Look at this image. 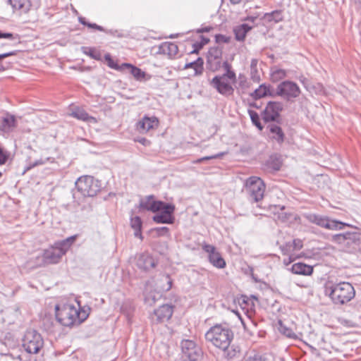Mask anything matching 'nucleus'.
<instances>
[{
    "instance_id": "1",
    "label": "nucleus",
    "mask_w": 361,
    "mask_h": 361,
    "mask_svg": "<svg viewBox=\"0 0 361 361\" xmlns=\"http://www.w3.org/2000/svg\"><path fill=\"white\" fill-rule=\"evenodd\" d=\"M233 338V331L228 327L221 324L212 326L205 334L206 341L224 351L228 358L234 357L239 352L233 346H231V349H229Z\"/></svg>"
},
{
    "instance_id": "2",
    "label": "nucleus",
    "mask_w": 361,
    "mask_h": 361,
    "mask_svg": "<svg viewBox=\"0 0 361 361\" xmlns=\"http://www.w3.org/2000/svg\"><path fill=\"white\" fill-rule=\"evenodd\" d=\"M56 318L63 326H71L84 322L89 316V307H75L73 305L66 304L62 307L55 306Z\"/></svg>"
},
{
    "instance_id": "3",
    "label": "nucleus",
    "mask_w": 361,
    "mask_h": 361,
    "mask_svg": "<svg viewBox=\"0 0 361 361\" xmlns=\"http://www.w3.org/2000/svg\"><path fill=\"white\" fill-rule=\"evenodd\" d=\"M324 294L336 305H342L352 300L355 290L351 283L345 281L333 283L329 281L324 285Z\"/></svg>"
},
{
    "instance_id": "4",
    "label": "nucleus",
    "mask_w": 361,
    "mask_h": 361,
    "mask_svg": "<svg viewBox=\"0 0 361 361\" xmlns=\"http://www.w3.org/2000/svg\"><path fill=\"white\" fill-rule=\"evenodd\" d=\"M226 73L215 76L210 82L211 85L222 95L231 96L233 94L237 85V76L232 69L231 65L227 62L224 63Z\"/></svg>"
},
{
    "instance_id": "5",
    "label": "nucleus",
    "mask_w": 361,
    "mask_h": 361,
    "mask_svg": "<svg viewBox=\"0 0 361 361\" xmlns=\"http://www.w3.org/2000/svg\"><path fill=\"white\" fill-rule=\"evenodd\" d=\"M75 240L76 235H72L63 240L56 242L53 246L44 251L42 255L44 263L47 264L59 263Z\"/></svg>"
},
{
    "instance_id": "6",
    "label": "nucleus",
    "mask_w": 361,
    "mask_h": 361,
    "mask_svg": "<svg viewBox=\"0 0 361 361\" xmlns=\"http://www.w3.org/2000/svg\"><path fill=\"white\" fill-rule=\"evenodd\" d=\"M303 216L310 223L314 224L322 228L331 231L342 230L345 226L349 225L340 221L331 219L326 216L319 215L314 213H307Z\"/></svg>"
},
{
    "instance_id": "7",
    "label": "nucleus",
    "mask_w": 361,
    "mask_h": 361,
    "mask_svg": "<svg viewBox=\"0 0 361 361\" xmlns=\"http://www.w3.org/2000/svg\"><path fill=\"white\" fill-rule=\"evenodd\" d=\"M75 187L84 197H94L101 189L98 180L90 176H83L78 178Z\"/></svg>"
},
{
    "instance_id": "8",
    "label": "nucleus",
    "mask_w": 361,
    "mask_h": 361,
    "mask_svg": "<svg viewBox=\"0 0 361 361\" xmlns=\"http://www.w3.org/2000/svg\"><path fill=\"white\" fill-rule=\"evenodd\" d=\"M244 187L251 200L257 202L264 197L265 184L260 178L257 176L248 178L245 180Z\"/></svg>"
},
{
    "instance_id": "9",
    "label": "nucleus",
    "mask_w": 361,
    "mask_h": 361,
    "mask_svg": "<svg viewBox=\"0 0 361 361\" xmlns=\"http://www.w3.org/2000/svg\"><path fill=\"white\" fill-rule=\"evenodd\" d=\"M23 347L26 352L36 354L42 348L44 341L42 336L35 330H27L23 338Z\"/></svg>"
},
{
    "instance_id": "10",
    "label": "nucleus",
    "mask_w": 361,
    "mask_h": 361,
    "mask_svg": "<svg viewBox=\"0 0 361 361\" xmlns=\"http://www.w3.org/2000/svg\"><path fill=\"white\" fill-rule=\"evenodd\" d=\"M276 94L285 99H290L298 97L300 94V90L296 83L291 81H284L278 85Z\"/></svg>"
},
{
    "instance_id": "11",
    "label": "nucleus",
    "mask_w": 361,
    "mask_h": 361,
    "mask_svg": "<svg viewBox=\"0 0 361 361\" xmlns=\"http://www.w3.org/2000/svg\"><path fill=\"white\" fill-rule=\"evenodd\" d=\"M175 211V206L172 204L164 203V206L159 211V213L152 217V220L157 224H173L174 216L173 214Z\"/></svg>"
},
{
    "instance_id": "12",
    "label": "nucleus",
    "mask_w": 361,
    "mask_h": 361,
    "mask_svg": "<svg viewBox=\"0 0 361 361\" xmlns=\"http://www.w3.org/2000/svg\"><path fill=\"white\" fill-rule=\"evenodd\" d=\"M202 249L208 253L210 263L216 268L222 269L226 267V262L216 250V247L212 245L204 244Z\"/></svg>"
},
{
    "instance_id": "13",
    "label": "nucleus",
    "mask_w": 361,
    "mask_h": 361,
    "mask_svg": "<svg viewBox=\"0 0 361 361\" xmlns=\"http://www.w3.org/2000/svg\"><path fill=\"white\" fill-rule=\"evenodd\" d=\"M173 306L169 304L163 305L154 310L152 315L153 322L161 323L168 321L173 315Z\"/></svg>"
},
{
    "instance_id": "14",
    "label": "nucleus",
    "mask_w": 361,
    "mask_h": 361,
    "mask_svg": "<svg viewBox=\"0 0 361 361\" xmlns=\"http://www.w3.org/2000/svg\"><path fill=\"white\" fill-rule=\"evenodd\" d=\"M282 110V106L280 102H270L266 106L262 112V118L264 122L275 121L279 116Z\"/></svg>"
},
{
    "instance_id": "15",
    "label": "nucleus",
    "mask_w": 361,
    "mask_h": 361,
    "mask_svg": "<svg viewBox=\"0 0 361 361\" xmlns=\"http://www.w3.org/2000/svg\"><path fill=\"white\" fill-rule=\"evenodd\" d=\"M159 126V121L155 116H144L136 124V129L140 133H146L151 130L157 129Z\"/></svg>"
},
{
    "instance_id": "16",
    "label": "nucleus",
    "mask_w": 361,
    "mask_h": 361,
    "mask_svg": "<svg viewBox=\"0 0 361 361\" xmlns=\"http://www.w3.org/2000/svg\"><path fill=\"white\" fill-rule=\"evenodd\" d=\"M180 345L185 357L199 358L201 356L200 348L192 340H183Z\"/></svg>"
},
{
    "instance_id": "17",
    "label": "nucleus",
    "mask_w": 361,
    "mask_h": 361,
    "mask_svg": "<svg viewBox=\"0 0 361 361\" xmlns=\"http://www.w3.org/2000/svg\"><path fill=\"white\" fill-rule=\"evenodd\" d=\"M164 203L162 201L156 200L154 195H148L140 200V208L156 213L164 206Z\"/></svg>"
},
{
    "instance_id": "18",
    "label": "nucleus",
    "mask_w": 361,
    "mask_h": 361,
    "mask_svg": "<svg viewBox=\"0 0 361 361\" xmlns=\"http://www.w3.org/2000/svg\"><path fill=\"white\" fill-rule=\"evenodd\" d=\"M159 54L166 56L169 59L175 58L178 54V47L176 43L172 42H164L158 47Z\"/></svg>"
},
{
    "instance_id": "19",
    "label": "nucleus",
    "mask_w": 361,
    "mask_h": 361,
    "mask_svg": "<svg viewBox=\"0 0 361 361\" xmlns=\"http://www.w3.org/2000/svg\"><path fill=\"white\" fill-rule=\"evenodd\" d=\"M361 241V233L359 232H347V239L344 249L349 252L356 250Z\"/></svg>"
},
{
    "instance_id": "20",
    "label": "nucleus",
    "mask_w": 361,
    "mask_h": 361,
    "mask_svg": "<svg viewBox=\"0 0 361 361\" xmlns=\"http://www.w3.org/2000/svg\"><path fill=\"white\" fill-rule=\"evenodd\" d=\"M136 264L139 269L147 271L154 268L156 263L154 258L149 254L142 253L137 258Z\"/></svg>"
},
{
    "instance_id": "21",
    "label": "nucleus",
    "mask_w": 361,
    "mask_h": 361,
    "mask_svg": "<svg viewBox=\"0 0 361 361\" xmlns=\"http://www.w3.org/2000/svg\"><path fill=\"white\" fill-rule=\"evenodd\" d=\"M70 116L78 120L86 121L90 123H97V120L96 119V118L89 116L87 111L84 109L80 107H75L73 109L72 112L70 114Z\"/></svg>"
},
{
    "instance_id": "22",
    "label": "nucleus",
    "mask_w": 361,
    "mask_h": 361,
    "mask_svg": "<svg viewBox=\"0 0 361 361\" xmlns=\"http://www.w3.org/2000/svg\"><path fill=\"white\" fill-rule=\"evenodd\" d=\"M288 270L294 274L304 276H310L313 273V267L312 266L302 262L293 264Z\"/></svg>"
},
{
    "instance_id": "23",
    "label": "nucleus",
    "mask_w": 361,
    "mask_h": 361,
    "mask_svg": "<svg viewBox=\"0 0 361 361\" xmlns=\"http://www.w3.org/2000/svg\"><path fill=\"white\" fill-rule=\"evenodd\" d=\"M221 56L222 52L219 49L216 47L211 48L207 54L208 63L216 68L221 64Z\"/></svg>"
},
{
    "instance_id": "24",
    "label": "nucleus",
    "mask_w": 361,
    "mask_h": 361,
    "mask_svg": "<svg viewBox=\"0 0 361 361\" xmlns=\"http://www.w3.org/2000/svg\"><path fill=\"white\" fill-rule=\"evenodd\" d=\"M173 284V281L171 279L170 276L166 274H164L160 275V276L157 279L156 285L158 288H159L161 291H169Z\"/></svg>"
},
{
    "instance_id": "25",
    "label": "nucleus",
    "mask_w": 361,
    "mask_h": 361,
    "mask_svg": "<svg viewBox=\"0 0 361 361\" xmlns=\"http://www.w3.org/2000/svg\"><path fill=\"white\" fill-rule=\"evenodd\" d=\"M16 127V119L14 116L7 114L2 118L0 129L4 133H8Z\"/></svg>"
},
{
    "instance_id": "26",
    "label": "nucleus",
    "mask_w": 361,
    "mask_h": 361,
    "mask_svg": "<svg viewBox=\"0 0 361 361\" xmlns=\"http://www.w3.org/2000/svg\"><path fill=\"white\" fill-rule=\"evenodd\" d=\"M123 66H125L124 68H127L129 69L130 73L137 80L142 81L149 78V77L147 76L145 72L142 71L140 68L134 66L130 63H123Z\"/></svg>"
},
{
    "instance_id": "27",
    "label": "nucleus",
    "mask_w": 361,
    "mask_h": 361,
    "mask_svg": "<svg viewBox=\"0 0 361 361\" xmlns=\"http://www.w3.org/2000/svg\"><path fill=\"white\" fill-rule=\"evenodd\" d=\"M11 6L15 11L26 13L30 8V0H8Z\"/></svg>"
},
{
    "instance_id": "28",
    "label": "nucleus",
    "mask_w": 361,
    "mask_h": 361,
    "mask_svg": "<svg viewBox=\"0 0 361 361\" xmlns=\"http://www.w3.org/2000/svg\"><path fill=\"white\" fill-rule=\"evenodd\" d=\"M204 61L202 58H198L195 61L186 63L185 65V68H192L195 71L194 75H199L203 73L204 67H203Z\"/></svg>"
},
{
    "instance_id": "29",
    "label": "nucleus",
    "mask_w": 361,
    "mask_h": 361,
    "mask_svg": "<svg viewBox=\"0 0 361 361\" xmlns=\"http://www.w3.org/2000/svg\"><path fill=\"white\" fill-rule=\"evenodd\" d=\"M264 20L267 23H277L283 20V15L281 11H274L271 13H265Z\"/></svg>"
},
{
    "instance_id": "30",
    "label": "nucleus",
    "mask_w": 361,
    "mask_h": 361,
    "mask_svg": "<svg viewBox=\"0 0 361 361\" xmlns=\"http://www.w3.org/2000/svg\"><path fill=\"white\" fill-rule=\"evenodd\" d=\"M131 227L135 230L134 235L140 239H142L141 233L142 222L139 216L132 217L130 219Z\"/></svg>"
},
{
    "instance_id": "31",
    "label": "nucleus",
    "mask_w": 361,
    "mask_h": 361,
    "mask_svg": "<svg viewBox=\"0 0 361 361\" xmlns=\"http://www.w3.org/2000/svg\"><path fill=\"white\" fill-rule=\"evenodd\" d=\"M250 29L251 27L247 24H243L237 26L234 29L236 39L239 41L243 40L246 36V34L248 31L250 30Z\"/></svg>"
},
{
    "instance_id": "32",
    "label": "nucleus",
    "mask_w": 361,
    "mask_h": 361,
    "mask_svg": "<svg viewBox=\"0 0 361 361\" xmlns=\"http://www.w3.org/2000/svg\"><path fill=\"white\" fill-rule=\"evenodd\" d=\"M209 39L203 35H199L197 40L192 44L193 49L190 51V54H198L199 51L208 42Z\"/></svg>"
},
{
    "instance_id": "33",
    "label": "nucleus",
    "mask_w": 361,
    "mask_h": 361,
    "mask_svg": "<svg viewBox=\"0 0 361 361\" xmlns=\"http://www.w3.org/2000/svg\"><path fill=\"white\" fill-rule=\"evenodd\" d=\"M151 234L156 238L165 236V237H169L170 236V231L169 228L166 226L162 227H157L154 228H152L150 230Z\"/></svg>"
},
{
    "instance_id": "34",
    "label": "nucleus",
    "mask_w": 361,
    "mask_h": 361,
    "mask_svg": "<svg viewBox=\"0 0 361 361\" xmlns=\"http://www.w3.org/2000/svg\"><path fill=\"white\" fill-rule=\"evenodd\" d=\"M269 94H271L269 86L261 85L257 90H255L253 95L255 98H262Z\"/></svg>"
},
{
    "instance_id": "35",
    "label": "nucleus",
    "mask_w": 361,
    "mask_h": 361,
    "mask_svg": "<svg viewBox=\"0 0 361 361\" xmlns=\"http://www.w3.org/2000/svg\"><path fill=\"white\" fill-rule=\"evenodd\" d=\"M258 61L252 59L250 63V74L254 81L258 82L260 80V75L257 70Z\"/></svg>"
},
{
    "instance_id": "36",
    "label": "nucleus",
    "mask_w": 361,
    "mask_h": 361,
    "mask_svg": "<svg viewBox=\"0 0 361 361\" xmlns=\"http://www.w3.org/2000/svg\"><path fill=\"white\" fill-rule=\"evenodd\" d=\"M104 59H105L108 66L110 67L111 68H113V69H115L117 71H122L123 69V68L125 67L124 66H123V64L119 66L117 63V62L115 60H114V59L111 56V55L109 54H105Z\"/></svg>"
},
{
    "instance_id": "37",
    "label": "nucleus",
    "mask_w": 361,
    "mask_h": 361,
    "mask_svg": "<svg viewBox=\"0 0 361 361\" xmlns=\"http://www.w3.org/2000/svg\"><path fill=\"white\" fill-rule=\"evenodd\" d=\"M347 239V232L343 233L335 234L332 235L331 241L336 243L344 249L345 240Z\"/></svg>"
},
{
    "instance_id": "38",
    "label": "nucleus",
    "mask_w": 361,
    "mask_h": 361,
    "mask_svg": "<svg viewBox=\"0 0 361 361\" xmlns=\"http://www.w3.org/2000/svg\"><path fill=\"white\" fill-rule=\"evenodd\" d=\"M84 54L89 56L92 59L99 61L102 59V54L100 51L95 48H85Z\"/></svg>"
},
{
    "instance_id": "39",
    "label": "nucleus",
    "mask_w": 361,
    "mask_h": 361,
    "mask_svg": "<svg viewBox=\"0 0 361 361\" xmlns=\"http://www.w3.org/2000/svg\"><path fill=\"white\" fill-rule=\"evenodd\" d=\"M251 120L255 126L259 130H262L264 128L260 122V118L257 113L254 111H250L249 112Z\"/></svg>"
},
{
    "instance_id": "40",
    "label": "nucleus",
    "mask_w": 361,
    "mask_h": 361,
    "mask_svg": "<svg viewBox=\"0 0 361 361\" xmlns=\"http://www.w3.org/2000/svg\"><path fill=\"white\" fill-rule=\"evenodd\" d=\"M286 71L284 70H282V69H278V70H276L274 71L272 74H271V77L274 80H281L283 78L286 77Z\"/></svg>"
},
{
    "instance_id": "41",
    "label": "nucleus",
    "mask_w": 361,
    "mask_h": 361,
    "mask_svg": "<svg viewBox=\"0 0 361 361\" xmlns=\"http://www.w3.org/2000/svg\"><path fill=\"white\" fill-rule=\"evenodd\" d=\"M281 333L285 335L286 337L289 338H296L297 336L292 331V329H288L285 326H281Z\"/></svg>"
},
{
    "instance_id": "42",
    "label": "nucleus",
    "mask_w": 361,
    "mask_h": 361,
    "mask_svg": "<svg viewBox=\"0 0 361 361\" xmlns=\"http://www.w3.org/2000/svg\"><path fill=\"white\" fill-rule=\"evenodd\" d=\"M269 132L272 134H276V135H283V132L281 128L276 124H270L269 125Z\"/></svg>"
},
{
    "instance_id": "43",
    "label": "nucleus",
    "mask_w": 361,
    "mask_h": 361,
    "mask_svg": "<svg viewBox=\"0 0 361 361\" xmlns=\"http://www.w3.org/2000/svg\"><path fill=\"white\" fill-rule=\"evenodd\" d=\"M289 247H293V250H299L302 247V241L300 239H295L291 244H287Z\"/></svg>"
},
{
    "instance_id": "44",
    "label": "nucleus",
    "mask_w": 361,
    "mask_h": 361,
    "mask_svg": "<svg viewBox=\"0 0 361 361\" xmlns=\"http://www.w3.org/2000/svg\"><path fill=\"white\" fill-rule=\"evenodd\" d=\"M215 40L218 44L228 43L231 40V37L219 34L215 35Z\"/></svg>"
},
{
    "instance_id": "45",
    "label": "nucleus",
    "mask_w": 361,
    "mask_h": 361,
    "mask_svg": "<svg viewBox=\"0 0 361 361\" xmlns=\"http://www.w3.org/2000/svg\"><path fill=\"white\" fill-rule=\"evenodd\" d=\"M223 154H224L223 153H219V154H214L212 156L204 157L197 159L196 161H194L193 163L198 164V163H201V162L207 161V160L219 158Z\"/></svg>"
},
{
    "instance_id": "46",
    "label": "nucleus",
    "mask_w": 361,
    "mask_h": 361,
    "mask_svg": "<svg viewBox=\"0 0 361 361\" xmlns=\"http://www.w3.org/2000/svg\"><path fill=\"white\" fill-rule=\"evenodd\" d=\"M245 361H265V358L258 353L250 355Z\"/></svg>"
},
{
    "instance_id": "47",
    "label": "nucleus",
    "mask_w": 361,
    "mask_h": 361,
    "mask_svg": "<svg viewBox=\"0 0 361 361\" xmlns=\"http://www.w3.org/2000/svg\"><path fill=\"white\" fill-rule=\"evenodd\" d=\"M8 156V153L0 147V165L4 164L6 162Z\"/></svg>"
},
{
    "instance_id": "48",
    "label": "nucleus",
    "mask_w": 361,
    "mask_h": 361,
    "mask_svg": "<svg viewBox=\"0 0 361 361\" xmlns=\"http://www.w3.org/2000/svg\"><path fill=\"white\" fill-rule=\"evenodd\" d=\"M81 23L90 28H92L94 30H99V31H104V28L102 26H99L95 23H87L83 20H81Z\"/></svg>"
},
{
    "instance_id": "49",
    "label": "nucleus",
    "mask_w": 361,
    "mask_h": 361,
    "mask_svg": "<svg viewBox=\"0 0 361 361\" xmlns=\"http://www.w3.org/2000/svg\"><path fill=\"white\" fill-rule=\"evenodd\" d=\"M10 39V40H13L15 39L14 37V35L13 33L11 32H4L0 30V39Z\"/></svg>"
},
{
    "instance_id": "50",
    "label": "nucleus",
    "mask_w": 361,
    "mask_h": 361,
    "mask_svg": "<svg viewBox=\"0 0 361 361\" xmlns=\"http://www.w3.org/2000/svg\"><path fill=\"white\" fill-rule=\"evenodd\" d=\"M134 141L137 142L144 146L149 145L150 143V142L147 139H146L145 137H137V138L134 139Z\"/></svg>"
},
{
    "instance_id": "51",
    "label": "nucleus",
    "mask_w": 361,
    "mask_h": 361,
    "mask_svg": "<svg viewBox=\"0 0 361 361\" xmlns=\"http://www.w3.org/2000/svg\"><path fill=\"white\" fill-rule=\"evenodd\" d=\"M50 159H51L50 157H47V158H45V159H42L41 158L40 159L36 161L34 164H32V166H38V165L44 164L47 161H49Z\"/></svg>"
},
{
    "instance_id": "52",
    "label": "nucleus",
    "mask_w": 361,
    "mask_h": 361,
    "mask_svg": "<svg viewBox=\"0 0 361 361\" xmlns=\"http://www.w3.org/2000/svg\"><path fill=\"white\" fill-rule=\"evenodd\" d=\"M277 219H278V220H279L282 222H285L288 219V215L285 212H281V213L279 214Z\"/></svg>"
},
{
    "instance_id": "53",
    "label": "nucleus",
    "mask_w": 361,
    "mask_h": 361,
    "mask_svg": "<svg viewBox=\"0 0 361 361\" xmlns=\"http://www.w3.org/2000/svg\"><path fill=\"white\" fill-rule=\"evenodd\" d=\"M156 301V297L154 295H147L145 297V302L149 305H152Z\"/></svg>"
},
{
    "instance_id": "54",
    "label": "nucleus",
    "mask_w": 361,
    "mask_h": 361,
    "mask_svg": "<svg viewBox=\"0 0 361 361\" xmlns=\"http://www.w3.org/2000/svg\"><path fill=\"white\" fill-rule=\"evenodd\" d=\"M273 137L275 138V140L278 144L281 145L285 142V140H287V138H289L290 137Z\"/></svg>"
},
{
    "instance_id": "55",
    "label": "nucleus",
    "mask_w": 361,
    "mask_h": 361,
    "mask_svg": "<svg viewBox=\"0 0 361 361\" xmlns=\"http://www.w3.org/2000/svg\"><path fill=\"white\" fill-rule=\"evenodd\" d=\"M16 55L15 51H10L4 54H0V60L4 59L6 57Z\"/></svg>"
},
{
    "instance_id": "56",
    "label": "nucleus",
    "mask_w": 361,
    "mask_h": 361,
    "mask_svg": "<svg viewBox=\"0 0 361 361\" xmlns=\"http://www.w3.org/2000/svg\"><path fill=\"white\" fill-rule=\"evenodd\" d=\"M271 167L276 170V171H278L280 169V167H281V162L279 159H276V161H274L273 163V165L271 166Z\"/></svg>"
},
{
    "instance_id": "57",
    "label": "nucleus",
    "mask_w": 361,
    "mask_h": 361,
    "mask_svg": "<svg viewBox=\"0 0 361 361\" xmlns=\"http://www.w3.org/2000/svg\"><path fill=\"white\" fill-rule=\"evenodd\" d=\"M198 358L195 357H185L183 359V361H197Z\"/></svg>"
},
{
    "instance_id": "58",
    "label": "nucleus",
    "mask_w": 361,
    "mask_h": 361,
    "mask_svg": "<svg viewBox=\"0 0 361 361\" xmlns=\"http://www.w3.org/2000/svg\"><path fill=\"white\" fill-rule=\"evenodd\" d=\"M231 2L233 4H238L240 3L243 0H230Z\"/></svg>"
},
{
    "instance_id": "59",
    "label": "nucleus",
    "mask_w": 361,
    "mask_h": 361,
    "mask_svg": "<svg viewBox=\"0 0 361 361\" xmlns=\"http://www.w3.org/2000/svg\"><path fill=\"white\" fill-rule=\"evenodd\" d=\"M355 3L357 5H358L360 7H361V0H355Z\"/></svg>"
},
{
    "instance_id": "60",
    "label": "nucleus",
    "mask_w": 361,
    "mask_h": 361,
    "mask_svg": "<svg viewBox=\"0 0 361 361\" xmlns=\"http://www.w3.org/2000/svg\"><path fill=\"white\" fill-rule=\"evenodd\" d=\"M290 262H291L290 258L289 259V260H288H288L284 259V264H286V265H287V264H288Z\"/></svg>"
},
{
    "instance_id": "61",
    "label": "nucleus",
    "mask_w": 361,
    "mask_h": 361,
    "mask_svg": "<svg viewBox=\"0 0 361 361\" xmlns=\"http://www.w3.org/2000/svg\"><path fill=\"white\" fill-rule=\"evenodd\" d=\"M290 262H291L290 258L289 259V260H288H288L284 259V264H286V265H287V264H288Z\"/></svg>"
},
{
    "instance_id": "62",
    "label": "nucleus",
    "mask_w": 361,
    "mask_h": 361,
    "mask_svg": "<svg viewBox=\"0 0 361 361\" xmlns=\"http://www.w3.org/2000/svg\"><path fill=\"white\" fill-rule=\"evenodd\" d=\"M204 30H205V31L208 32V31H209V30H210V29H209V28H205V29H204Z\"/></svg>"
},
{
    "instance_id": "63",
    "label": "nucleus",
    "mask_w": 361,
    "mask_h": 361,
    "mask_svg": "<svg viewBox=\"0 0 361 361\" xmlns=\"http://www.w3.org/2000/svg\"><path fill=\"white\" fill-rule=\"evenodd\" d=\"M2 176V173L0 171V178Z\"/></svg>"
}]
</instances>
